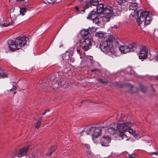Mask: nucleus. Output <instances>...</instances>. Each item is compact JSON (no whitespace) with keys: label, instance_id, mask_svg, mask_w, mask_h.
Listing matches in <instances>:
<instances>
[{"label":"nucleus","instance_id":"0eeeda50","mask_svg":"<svg viewBox=\"0 0 158 158\" xmlns=\"http://www.w3.org/2000/svg\"><path fill=\"white\" fill-rule=\"evenodd\" d=\"M136 47V44L134 43L130 45L129 47L127 46H121L119 47V49L122 53H126L129 52L134 51V48Z\"/></svg>","mask_w":158,"mask_h":158},{"label":"nucleus","instance_id":"f257e3e1","mask_svg":"<svg viewBox=\"0 0 158 158\" xmlns=\"http://www.w3.org/2000/svg\"><path fill=\"white\" fill-rule=\"evenodd\" d=\"M114 42L116 45L118 44L117 39H116L113 35L109 36L106 40H103L100 44V47L101 50L106 54L110 53L114 54L115 52L112 45V43Z\"/></svg>","mask_w":158,"mask_h":158},{"label":"nucleus","instance_id":"6ab92c4d","mask_svg":"<svg viewBox=\"0 0 158 158\" xmlns=\"http://www.w3.org/2000/svg\"><path fill=\"white\" fill-rule=\"evenodd\" d=\"M85 146L86 148L88 150H87V156L89 158H90L93 156V153L91 152L90 151L89 149L90 148V146L89 144H85Z\"/></svg>","mask_w":158,"mask_h":158},{"label":"nucleus","instance_id":"09e8293b","mask_svg":"<svg viewBox=\"0 0 158 158\" xmlns=\"http://www.w3.org/2000/svg\"><path fill=\"white\" fill-rule=\"evenodd\" d=\"M156 58H157V60H158V55L157 56Z\"/></svg>","mask_w":158,"mask_h":158},{"label":"nucleus","instance_id":"cd10ccee","mask_svg":"<svg viewBox=\"0 0 158 158\" xmlns=\"http://www.w3.org/2000/svg\"><path fill=\"white\" fill-rule=\"evenodd\" d=\"M8 75V74L7 73L0 72V78H7Z\"/></svg>","mask_w":158,"mask_h":158},{"label":"nucleus","instance_id":"8fccbe9b","mask_svg":"<svg viewBox=\"0 0 158 158\" xmlns=\"http://www.w3.org/2000/svg\"><path fill=\"white\" fill-rule=\"evenodd\" d=\"M16 93V92H14V94H15Z\"/></svg>","mask_w":158,"mask_h":158},{"label":"nucleus","instance_id":"f8f14e48","mask_svg":"<svg viewBox=\"0 0 158 158\" xmlns=\"http://www.w3.org/2000/svg\"><path fill=\"white\" fill-rule=\"evenodd\" d=\"M110 142V138L107 135H104L101 138V142L102 145L104 146H107L108 144Z\"/></svg>","mask_w":158,"mask_h":158},{"label":"nucleus","instance_id":"ea45409f","mask_svg":"<svg viewBox=\"0 0 158 158\" xmlns=\"http://www.w3.org/2000/svg\"><path fill=\"white\" fill-rule=\"evenodd\" d=\"M41 87H42V84H41L40 85V86L38 88H37L38 90L40 91H43L42 89H40L41 88Z\"/></svg>","mask_w":158,"mask_h":158},{"label":"nucleus","instance_id":"6e6552de","mask_svg":"<svg viewBox=\"0 0 158 158\" xmlns=\"http://www.w3.org/2000/svg\"><path fill=\"white\" fill-rule=\"evenodd\" d=\"M132 125V123L130 121L126 122L123 123H118L117 125L118 130L121 132H123Z\"/></svg>","mask_w":158,"mask_h":158},{"label":"nucleus","instance_id":"79ce46f5","mask_svg":"<svg viewBox=\"0 0 158 158\" xmlns=\"http://www.w3.org/2000/svg\"><path fill=\"white\" fill-rule=\"evenodd\" d=\"M2 26L3 27H7L9 25L8 23H4L2 24Z\"/></svg>","mask_w":158,"mask_h":158},{"label":"nucleus","instance_id":"603ef678","mask_svg":"<svg viewBox=\"0 0 158 158\" xmlns=\"http://www.w3.org/2000/svg\"><path fill=\"white\" fill-rule=\"evenodd\" d=\"M65 60H67V59H65Z\"/></svg>","mask_w":158,"mask_h":158},{"label":"nucleus","instance_id":"5701e85b","mask_svg":"<svg viewBox=\"0 0 158 158\" xmlns=\"http://www.w3.org/2000/svg\"><path fill=\"white\" fill-rule=\"evenodd\" d=\"M27 11V9L25 7H22L20 9V13L21 15L23 16Z\"/></svg>","mask_w":158,"mask_h":158},{"label":"nucleus","instance_id":"4c0bfd02","mask_svg":"<svg viewBox=\"0 0 158 158\" xmlns=\"http://www.w3.org/2000/svg\"><path fill=\"white\" fill-rule=\"evenodd\" d=\"M91 72H100V70L98 69H92L91 70Z\"/></svg>","mask_w":158,"mask_h":158},{"label":"nucleus","instance_id":"7c9ffc66","mask_svg":"<svg viewBox=\"0 0 158 158\" xmlns=\"http://www.w3.org/2000/svg\"><path fill=\"white\" fill-rule=\"evenodd\" d=\"M97 81L100 82L101 84H107L108 83V81H104L102 79H97Z\"/></svg>","mask_w":158,"mask_h":158},{"label":"nucleus","instance_id":"a18cd8bd","mask_svg":"<svg viewBox=\"0 0 158 158\" xmlns=\"http://www.w3.org/2000/svg\"><path fill=\"white\" fill-rule=\"evenodd\" d=\"M14 89H13L12 88L11 89H10V92H13L14 91Z\"/></svg>","mask_w":158,"mask_h":158},{"label":"nucleus","instance_id":"412c9836","mask_svg":"<svg viewBox=\"0 0 158 158\" xmlns=\"http://www.w3.org/2000/svg\"><path fill=\"white\" fill-rule=\"evenodd\" d=\"M104 32L102 31H99L97 32L95 34V36L99 38H102L104 36Z\"/></svg>","mask_w":158,"mask_h":158},{"label":"nucleus","instance_id":"a878e982","mask_svg":"<svg viewBox=\"0 0 158 158\" xmlns=\"http://www.w3.org/2000/svg\"><path fill=\"white\" fill-rule=\"evenodd\" d=\"M131 127H130L129 128H128L127 129L129 133H131L135 137V138H136V136H137V135L135 134V131L133 129H132L131 128Z\"/></svg>","mask_w":158,"mask_h":158},{"label":"nucleus","instance_id":"1a4fd4ad","mask_svg":"<svg viewBox=\"0 0 158 158\" xmlns=\"http://www.w3.org/2000/svg\"><path fill=\"white\" fill-rule=\"evenodd\" d=\"M88 129L89 130V131L90 130L93 131V132L92 134V138L94 141L102 134V129L100 127H91L88 128Z\"/></svg>","mask_w":158,"mask_h":158},{"label":"nucleus","instance_id":"f03ea898","mask_svg":"<svg viewBox=\"0 0 158 158\" xmlns=\"http://www.w3.org/2000/svg\"><path fill=\"white\" fill-rule=\"evenodd\" d=\"M27 41L25 37L19 36L17 37L15 40H9L8 41V44L9 49L12 51H14L19 48L23 47L26 44Z\"/></svg>","mask_w":158,"mask_h":158},{"label":"nucleus","instance_id":"423d86ee","mask_svg":"<svg viewBox=\"0 0 158 158\" xmlns=\"http://www.w3.org/2000/svg\"><path fill=\"white\" fill-rule=\"evenodd\" d=\"M81 4L84 5L82 11L84 13L85 9H88L92 6H97L99 4L98 0H78Z\"/></svg>","mask_w":158,"mask_h":158},{"label":"nucleus","instance_id":"de8ad7c7","mask_svg":"<svg viewBox=\"0 0 158 158\" xmlns=\"http://www.w3.org/2000/svg\"><path fill=\"white\" fill-rule=\"evenodd\" d=\"M113 27L114 28H116L117 27H116V26L115 25H114Z\"/></svg>","mask_w":158,"mask_h":158},{"label":"nucleus","instance_id":"b1692460","mask_svg":"<svg viewBox=\"0 0 158 158\" xmlns=\"http://www.w3.org/2000/svg\"><path fill=\"white\" fill-rule=\"evenodd\" d=\"M43 118V117H41L39 118L38 120L37 121L35 126V127L36 128L38 129L39 128L40 125V124L41 123V121Z\"/></svg>","mask_w":158,"mask_h":158},{"label":"nucleus","instance_id":"c03bdc74","mask_svg":"<svg viewBox=\"0 0 158 158\" xmlns=\"http://www.w3.org/2000/svg\"><path fill=\"white\" fill-rule=\"evenodd\" d=\"M8 23L9 24V26L11 25L13 23V22L12 21H11L10 22H9Z\"/></svg>","mask_w":158,"mask_h":158},{"label":"nucleus","instance_id":"a211bd4d","mask_svg":"<svg viewBox=\"0 0 158 158\" xmlns=\"http://www.w3.org/2000/svg\"><path fill=\"white\" fill-rule=\"evenodd\" d=\"M61 84V82H58V81L54 83V84H52V86H53L52 88H51V86H50V87L49 86H48L46 88L48 89L49 90H52V89H54L55 88H57L58 87L60 86V84Z\"/></svg>","mask_w":158,"mask_h":158},{"label":"nucleus","instance_id":"c9c22d12","mask_svg":"<svg viewBox=\"0 0 158 158\" xmlns=\"http://www.w3.org/2000/svg\"><path fill=\"white\" fill-rule=\"evenodd\" d=\"M127 0H118V3L120 4L126 2Z\"/></svg>","mask_w":158,"mask_h":158},{"label":"nucleus","instance_id":"7ed1b4c3","mask_svg":"<svg viewBox=\"0 0 158 158\" xmlns=\"http://www.w3.org/2000/svg\"><path fill=\"white\" fill-rule=\"evenodd\" d=\"M113 7L110 6H107L104 8L103 16L102 17V21L103 22H107L109 21L111 19L114 14Z\"/></svg>","mask_w":158,"mask_h":158},{"label":"nucleus","instance_id":"393cba45","mask_svg":"<svg viewBox=\"0 0 158 158\" xmlns=\"http://www.w3.org/2000/svg\"><path fill=\"white\" fill-rule=\"evenodd\" d=\"M113 85L116 87H119L120 88H123V86L124 85V84H120L118 82L115 81L112 83Z\"/></svg>","mask_w":158,"mask_h":158},{"label":"nucleus","instance_id":"72a5a7b5","mask_svg":"<svg viewBox=\"0 0 158 158\" xmlns=\"http://www.w3.org/2000/svg\"><path fill=\"white\" fill-rule=\"evenodd\" d=\"M57 0H47L48 2L50 4H53L55 2H56L57 1H56Z\"/></svg>","mask_w":158,"mask_h":158},{"label":"nucleus","instance_id":"e433bc0d","mask_svg":"<svg viewBox=\"0 0 158 158\" xmlns=\"http://www.w3.org/2000/svg\"><path fill=\"white\" fill-rule=\"evenodd\" d=\"M90 127H88L87 128H85V129H86V132L87 133V135H89L90 134V132L91 131H92V130H90L89 131V130L88 129Z\"/></svg>","mask_w":158,"mask_h":158},{"label":"nucleus","instance_id":"3c124183","mask_svg":"<svg viewBox=\"0 0 158 158\" xmlns=\"http://www.w3.org/2000/svg\"><path fill=\"white\" fill-rule=\"evenodd\" d=\"M69 56H68V59H69Z\"/></svg>","mask_w":158,"mask_h":158},{"label":"nucleus","instance_id":"a19ab883","mask_svg":"<svg viewBox=\"0 0 158 158\" xmlns=\"http://www.w3.org/2000/svg\"><path fill=\"white\" fill-rule=\"evenodd\" d=\"M135 156V155L134 154H129V158H134Z\"/></svg>","mask_w":158,"mask_h":158},{"label":"nucleus","instance_id":"2f4dec72","mask_svg":"<svg viewBox=\"0 0 158 158\" xmlns=\"http://www.w3.org/2000/svg\"><path fill=\"white\" fill-rule=\"evenodd\" d=\"M88 29L89 30L90 32L92 33L95 32L96 30V29L93 27H92L91 28H89Z\"/></svg>","mask_w":158,"mask_h":158},{"label":"nucleus","instance_id":"39448f33","mask_svg":"<svg viewBox=\"0 0 158 158\" xmlns=\"http://www.w3.org/2000/svg\"><path fill=\"white\" fill-rule=\"evenodd\" d=\"M81 44L79 46L78 48L77 49V52L79 54L82 53V50L83 49L85 51H87L91 46V39L89 38H87L84 40V41L81 43Z\"/></svg>","mask_w":158,"mask_h":158},{"label":"nucleus","instance_id":"37998d69","mask_svg":"<svg viewBox=\"0 0 158 158\" xmlns=\"http://www.w3.org/2000/svg\"><path fill=\"white\" fill-rule=\"evenodd\" d=\"M13 88H12L13 89H14V90H15L16 89V86L15 85H13Z\"/></svg>","mask_w":158,"mask_h":158},{"label":"nucleus","instance_id":"c756f323","mask_svg":"<svg viewBox=\"0 0 158 158\" xmlns=\"http://www.w3.org/2000/svg\"><path fill=\"white\" fill-rule=\"evenodd\" d=\"M91 20L93 21V23L98 25V24L99 23V19L97 17Z\"/></svg>","mask_w":158,"mask_h":158},{"label":"nucleus","instance_id":"ddd939ff","mask_svg":"<svg viewBox=\"0 0 158 158\" xmlns=\"http://www.w3.org/2000/svg\"><path fill=\"white\" fill-rule=\"evenodd\" d=\"M81 34L83 38L82 39L80 40V42L81 43L84 41V40L86 39V38H85V37L88 36L90 34V33L89 32V29H84L81 31ZM88 38H89L88 37Z\"/></svg>","mask_w":158,"mask_h":158},{"label":"nucleus","instance_id":"49530a36","mask_svg":"<svg viewBox=\"0 0 158 158\" xmlns=\"http://www.w3.org/2000/svg\"><path fill=\"white\" fill-rule=\"evenodd\" d=\"M151 87H152V90H153V91L155 92V90L153 88V87H152V85H151Z\"/></svg>","mask_w":158,"mask_h":158},{"label":"nucleus","instance_id":"bb28decb","mask_svg":"<svg viewBox=\"0 0 158 158\" xmlns=\"http://www.w3.org/2000/svg\"><path fill=\"white\" fill-rule=\"evenodd\" d=\"M120 137L122 139H123L125 141H127L128 140L129 138L125 135L121 134L120 135Z\"/></svg>","mask_w":158,"mask_h":158},{"label":"nucleus","instance_id":"4468645a","mask_svg":"<svg viewBox=\"0 0 158 158\" xmlns=\"http://www.w3.org/2000/svg\"><path fill=\"white\" fill-rule=\"evenodd\" d=\"M130 4L129 5V9L130 10H134V13L135 11L136 10L138 7L137 4L135 2H129Z\"/></svg>","mask_w":158,"mask_h":158},{"label":"nucleus","instance_id":"58836bf2","mask_svg":"<svg viewBox=\"0 0 158 158\" xmlns=\"http://www.w3.org/2000/svg\"><path fill=\"white\" fill-rule=\"evenodd\" d=\"M50 111V110L49 109H48L47 110H45L44 112L42 114L43 115H44L47 112H49Z\"/></svg>","mask_w":158,"mask_h":158},{"label":"nucleus","instance_id":"2eb2a0df","mask_svg":"<svg viewBox=\"0 0 158 158\" xmlns=\"http://www.w3.org/2000/svg\"><path fill=\"white\" fill-rule=\"evenodd\" d=\"M104 5L102 4H100L97 5V12L99 14L103 13L104 10V8L103 7Z\"/></svg>","mask_w":158,"mask_h":158},{"label":"nucleus","instance_id":"9d476101","mask_svg":"<svg viewBox=\"0 0 158 158\" xmlns=\"http://www.w3.org/2000/svg\"><path fill=\"white\" fill-rule=\"evenodd\" d=\"M139 54V57L140 59H145L148 57V49L145 46H142Z\"/></svg>","mask_w":158,"mask_h":158},{"label":"nucleus","instance_id":"f704fd0d","mask_svg":"<svg viewBox=\"0 0 158 158\" xmlns=\"http://www.w3.org/2000/svg\"><path fill=\"white\" fill-rule=\"evenodd\" d=\"M75 8L76 9V12H79V13H80V12L81 11H82V10H80V9H79V7L78 6H76L75 7Z\"/></svg>","mask_w":158,"mask_h":158},{"label":"nucleus","instance_id":"aec40b11","mask_svg":"<svg viewBox=\"0 0 158 158\" xmlns=\"http://www.w3.org/2000/svg\"><path fill=\"white\" fill-rule=\"evenodd\" d=\"M152 20V18L150 16H148L145 18L144 20V23L145 25H148L150 24Z\"/></svg>","mask_w":158,"mask_h":158},{"label":"nucleus","instance_id":"4be33fe9","mask_svg":"<svg viewBox=\"0 0 158 158\" xmlns=\"http://www.w3.org/2000/svg\"><path fill=\"white\" fill-rule=\"evenodd\" d=\"M107 131L109 132L111 134L114 135L116 132V129L113 127H110L108 128Z\"/></svg>","mask_w":158,"mask_h":158},{"label":"nucleus","instance_id":"c85d7f7f","mask_svg":"<svg viewBox=\"0 0 158 158\" xmlns=\"http://www.w3.org/2000/svg\"><path fill=\"white\" fill-rule=\"evenodd\" d=\"M140 88L141 89V90L143 93H145L147 90L146 87L142 85H140Z\"/></svg>","mask_w":158,"mask_h":158},{"label":"nucleus","instance_id":"dca6fc26","mask_svg":"<svg viewBox=\"0 0 158 158\" xmlns=\"http://www.w3.org/2000/svg\"><path fill=\"white\" fill-rule=\"evenodd\" d=\"M98 13L96 11L93 10L88 15V16L87 19H94L96 18L98 16Z\"/></svg>","mask_w":158,"mask_h":158},{"label":"nucleus","instance_id":"20e7f679","mask_svg":"<svg viewBox=\"0 0 158 158\" xmlns=\"http://www.w3.org/2000/svg\"><path fill=\"white\" fill-rule=\"evenodd\" d=\"M134 15L137 16L136 21L137 24L139 26L140 24L144 21L145 18L149 16V13L146 11H142V10L139 9L137 11L134 12Z\"/></svg>","mask_w":158,"mask_h":158},{"label":"nucleus","instance_id":"473e14b6","mask_svg":"<svg viewBox=\"0 0 158 158\" xmlns=\"http://www.w3.org/2000/svg\"><path fill=\"white\" fill-rule=\"evenodd\" d=\"M148 155L151 156L153 154H154L156 155H158V152H148Z\"/></svg>","mask_w":158,"mask_h":158},{"label":"nucleus","instance_id":"f3484780","mask_svg":"<svg viewBox=\"0 0 158 158\" xmlns=\"http://www.w3.org/2000/svg\"><path fill=\"white\" fill-rule=\"evenodd\" d=\"M57 148L56 145L53 146L48 149V152L46 153V155L49 156L52 154Z\"/></svg>","mask_w":158,"mask_h":158},{"label":"nucleus","instance_id":"9b49d317","mask_svg":"<svg viewBox=\"0 0 158 158\" xmlns=\"http://www.w3.org/2000/svg\"><path fill=\"white\" fill-rule=\"evenodd\" d=\"M29 149V146L24 147L20 148L15 152V156L19 158L22 157L26 154Z\"/></svg>","mask_w":158,"mask_h":158}]
</instances>
